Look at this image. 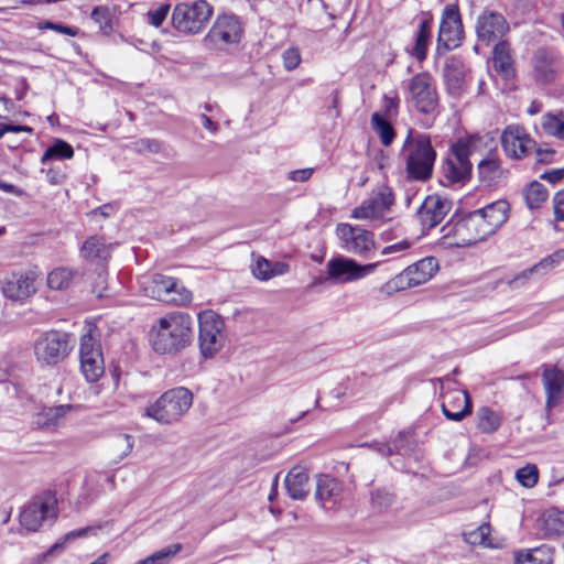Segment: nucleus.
<instances>
[{
	"label": "nucleus",
	"instance_id": "1",
	"mask_svg": "<svg viewBox=\"0 0 564 564\" xmlns=\"http://www.w3.org/2000/svg\"><path fill=\"white\" fill-rule=\"evenodd\" d=\"M509 217V204L499 199L442 227L448 246L468 247L495 234Z\"/></svg>",
	"mask_w": 564,
	"mask_h": 564
},
{
	"label": "nucleus",
	"instance_id": "2",
	"mask_svg": "<svg viewBox=\"0 0 564 564\" xmlns=\"http://www.w3.org/2000/svg\"><path fill=\"white\" fill-rule=\"evenodd\" d=\"M192 317L183 312L164 315L152 327V347L160 354H174L192 341Z\"/></svg>",
	"mask_w": 564,
	"mask_h": 564
},
{
	"label": "nucleus",
	"instance_id": "3",
	"mask_svg": "<svg viewBox=\"0 0 564 564\" xmlns=\"http://www.w3.org/2000/svg\"><path fill=\"white\" fill-rule=\"evenodd\" d=\"M409 180L425 182L432 177L436 152L427 134L409 132L402 149Z\"/></svg>",
	"mask_w": 564,
	"mask_h": 564
},
{
	"label": "nucleus",
	"instance_id": "4",
	"mask_svg": "<svg viewBox=\"0 0 564 564\" xmlns=\"http://www.w3.org/2000/svg\"><path fill=\"white\" fill-rule=\"evenodd\" d=\"M193 403L192 392L183 387L165 391L154 403L145 409V415L160 424L177 423Z\"/></svg>",
	"mask_w": 564,
	"mask_h": 564
},
{
	"label": "nucleus",
	"instance_id": "5",
	"mask_svg": "<svg viewBox=\"0 0 564 564\" xmlns=\"http://www.w3.org/2000/svg\"><path fill=\"white\" fill-rule=\"evenodd\" d=\"M139 284L142 293L153 300L174 305H184L192 300V293L171 276L159 273L145 275Z\"/></svg>",
	"mask_w": 564,
	"mask_h": 564
},
{
	"label": "nucleus",
	"instance_id": "6",
	"mask_svg": "<svg viewBox=\"0 0 564 564\" xmlns=\"http://www.w3.org/2000/svg\"><path fill=\"white\" fill-rule=\"evenodd\" d=\"M213 7L205 0L180 2L172 12V24L182 33L198 34L209 22Z\"/></svg>",
	"mask_w": 564,
	"mask_h": 564
},
{
	"label": "nucleus",
	"instance_id": "7",
	"mask_svg": "<svg viewBox=\"0 0 564 564\" xmlns=\"http://www.w3.org/2000/svg\"><path fill=\"white\" fill-rule=\"evenodd\" d=\"M70 335L59 330L42 333L33 343L36 361L43 366H56L72 351Z\"/></svg>",
	"mask_w": 564,
	"mask_h": 564
},
{
	"label": "nucleus",
	"instance_id": "8",
	"mask_svg": "<svg viewBox=\"0 0 564 564\" xmlns=\"http://www.w3.org/2000/svg\"><path fill=\"white\" fill-rule=\"evenodd\" d=\"M481 138L479 135H469L458 139L452 148V156L446 159L442 165L443 176L449 183L464 182L471 174V163L469 156L477 149Z\"/></svg>",
	"mask_w": 564,
	"mask_h": 564
},
{
	"label": "nucleus",
	"instance_id": "9",
	"mask_svg": "<svg viewBox=\"0 0 564 564\" xmlns=\"http://www.w3.org/2000/svg\"><path fill=\"white\" fill-rule=\"evenodd\" d=\"M57 518V499L51 491H45L33 498L20 513V524L30 532H35L48 522L52 524Z\"/></svg>",
	"mask_w": 564,
	"mask_h": 564
},
{
	"label": "nucleus",
	"instance_id": "10",
	"mask_svg": "<svg viewBox=\"0 0 564 564\" xmlns=\"http://www.w3.org/2000/svg\"><path fill=\"white\" fill-rule=\"evenodd\" d=\"M336 236L341 249L362 259H371L376 252L373 232L346 223L336 226Z\"/></svg>",
	"mask_w": 564,
	"mask_h": 564
},
{
	"label": "nucleus",
	"instance_id": "11",
	"mask_svg": "<svg viewBox=\"0 0 564 564\" xmlns=\"http://www.w3.org/2000/svg\"><path fill=\"white\" fill-rule=\"evenodd\" d=\"M198 341L200 352L205 358L215 356L225 343V322L213 311H205L198 315Z\"/></svg>",
	"mask_w": 564,
	"mask_h": 564
},
{
	"label": "nucleus",
	"instance_id": "12",
	"mask_svg": "<svg viewBox=\"0 0 564 564\" xmlns=\"http://www.w3.org/2000/svg\"><path fill=\"white\" fill-rule=\"evenodd\" d=\"M378 264L379 262L360 264L351 258L336 256L326 263L325 280L330 281L333 284L351 283L372 273Z\"/></svg>",
	"mask_w": 564,
	"mask_h": 564
},
{
	"label": "nucleus",
	"instance_id": "13",
	"mask_svg": "<svg viewBox=\"0 0 564 564\" xmlns=\"http://www.w3.org/2000/svg\"><path fill=\"white\" fill-rule=\"evenodd\" d=\"M464 28L457 4H447L443 12L437 35V51H451L459 46Z\"/></svg>",
	"mask_w": 564,
	"mask_h": 564
},
{
	"label": "nucleus",
	"instance_id": "14",
	"mask_svg": "<svg viewBox=\"0 0 564 564\" xmlns=\"http://www.w3.org/2000/svg\"><path fill=\"white\" fill-rule=\"evenodd\" d=\"M80 369L88 382H96L104 375L105 365L101 347L98 339L87 333L80 338L79 346Z\"/></svg>",
	"mask_w": 564,
	"mask_h": 564
},
{
	"label": "nucleus",
	"instance_id": "15",
	"mask_svg": "<svg viewBox=\"0 0 564 564\" xmlns=\"http://www.w3.org/2000/svg\"><path fill=\"white\" fill-rule=\"evenodd\" d=\"M393 205L394 194L392 189L382 185L370 197L352 209L351 217L364 220L382 219Z\"/></svg>",
	"mask_w": 564,
	"mask_h": 564
},
{
	"label": "nucleus",
	"instance_id": "16",
	"mask_svg": "<svg viewBox=\"0 0 564 564\" xmlns=\"http://www.w3.org/2000/svg\"><path fill=\"white\" fill-rule=\"evenodd\" d=\"M409 93L415 108L423 113L435 111L438 98L432 77L427 73H420L413 76L408 85Z\"/></svg>",
	"mask_w": 564,
	"mask_h": 564
},
{
	"label": "nucleus",
	"instance_id": "17",
	"mask_svg": "<svg viewBox=\"0 0 564 564\" xmlns=\"http://www.w3.org/2000/svg\"><path fill=\"white\" fill-rule=\"evenodd\" d=\"M437 270V260L433 257H427L409 265L393 279V282L399 289L415 288L431 280Z\"/></svg>",
	"mask_w": 564,
	"mask_h": 564
},
{
	"label": "nucleus",
	"instance_id": "18",
	"mask_svg": "<svg viewBox=\"0 0 564 564\" xmlns=\"http://www.w3.org/2000/svg\"><path fill=\"white\" fill-rule=\"evenodd\" d=\"M241 36L240 23L234 15L224 14L217 18L204 41L207 45L221 47L237 43Z\"/></svg>",
	"mask_w": 564,
	"mask_h": 564
},
{
	"label": "nucleus",
	"instance_id": "19",
	"mask_svg": "<svg viewBox=\"0 0 564 564\" xmlns=\"http://www.w3.org/2000/svg\"><path fill=\"white\" fill-rule=\"evenodd\" d=\"M501 144L507 156L516 160L528 158L534 140L519 126H508L501 133Z\"/></svg>",
	"mask_w": 564,
	"mask_h": 564
},
{
	"label": "nucleus",
	"instance_id": "20",
	"mask_svg": "<svg viewBox=\"0 0 564 564\" xmlns=\"http://www.w3.org/2000/svg\"><path fill=\"white\" fill-rule=\"evenodd\" d=\"M508 30L506 19L498 12L485 11L478 17L476 33L478 40L485 44L500 40Z\"/></svg>",
	"mask_w": 564,
	"mask_h": 564
},
{
	"label": "nucleus",
	"instance_id": "21",
	"mask_svg": "<svg viewBox=\"0 0 564 564\" xmlns=\"http://www.w3.org/2000/svg\"><path fill=\"white\" fill-rule=\"evenodd\" d=\"M2 293L12 301H22L35 293V275L32 272H12L2 281Z\"/></svg>",
	"mask_w": 564,
	"mask_h": 564
},
{
	"label": "nucleus",
	"instance_id": "22",
	"mask_svg": "<svg viewBox=\"0 0 564 564\" xmlns=\"http://www.w3.org/2000/svg\"><path fill=\"white\" fill-rule=\"evenodd\" d=\"M449 209V200L438 195H431L424 199L416 216L423 228L432 229L444 219Z\"/></svg>",
	"mask_w": 564,
	"mask_h": 564
},
{
	"label": "nucleus",
	"instance_id": "23",
	"mask_svg": "<svg viewBox=\"0 0 564 564\" xmlns=\"http://www.w3.org/2000/svg\"><path fill=\"white\" fill-rule=\"evenodd\" d=\"M561 67L557 54L549 48H539L533 56V76L536 82L550 84L555 80Z\"/></svg>",
	"mask_w": 564,
	"mask_h": 564
},
{
	"label": "nucleus",
	"instance_id": "24",
	"mask_svg": "<svg viewBox=\"0 0 564 564\" xmlns=\"http://www.w3.org/2000/svg\"><path fill=\"white\" fill-rule=\"evenodd\" d=\"M443 414L452 421L459 422L471 413V400L467 391L453 390L444 395Z\"/></svg>",
	"mask_w": 564,
	"mask_h": 564
},
{
	"label": "nucleus",
	"instance_id": "25",
	"mask_svg": "<svg viewBox=\"0 0 564 564\" xmlns=\"http://www.w3.org/2000/svg\"><path fill=\"white\" fill-rule=\"evenodd\" d=\"M542 382L546 394L545 408L550 412L557 406L564 394V372L556 367L545 368Z\"/></svg>",
	"mask_w": 564,
	"mask_h": 564
},
{
	"label": "nucleus",
	"instance_id": "26",
	"mask_svg": "<svg viewBox=\"0 0 564 564\" xmlns=\"http://www.w3.org/2000/svg\"><path fill=\"white\" fill-rule=\"evenodd\" d=\"M564 261V249H558L554 251L552 254L546 256L536 264L531 267L528 270L522 271L513 279H511L508 283L511 289H518L524 285L530 275L533 273L543 275L553 270L555 267L560 265Z\"/></svg>",
	"mask_w": 564,
	"mask_h": 564
},
{
	"label": "nucleus",
	"instance_id": "27",
	"mask_svg": "<svg viewBox=\"0 0 564 564\" xmlns=\"http://www.w3.org/2000/svg\"><path fill=\"white\" fill-rule=\"evenodd\" d=\"M536 530L545 539L564 535V511L557 508L543 511L536 519Z\"/></svg>",
	"mask_w": 564,
	"mask_h": 564
},
{
	"label": "nucleus",
	"instance_id": "28",
	"mask_svg": "<svg viewBox=\"0 0 564 564\" xmlns=\"http://www.w3.org/2000/svg\"><path fill=\"white\" fill-rule=\"evenodd\" d=\"M467 70L462 61L449 58L444 65V78L447 90L453 96H460L467 85Z\"/></svg>",
	"mask_w": 564,
	"mask_h": 564
},
{
	"label": "nucleus",
	"instance_id": "29",
	"mask_svg": "<svg viewBox=\"0 0 564 564\" xmlns=\"http://www.w3.org/2000/svg\"><path fill=\"white\" fill-rule=\"evenodd\" d=\"M78 406L73 404H61L46 408L36 414L34 424L44 430H55L64 424L67 414L76 411Z\"/></svg>",
	"mask_w": 564,
	"mask_h": 564
},
{
	"label": "nucleus",
	"instance_id": "30",
	"mask_svg": "<svg viewBox=\"0 0 564 564\" xmlns=\"http://www.w3.org/2000/svg\"><path fill=\"white\" fill-rule=\"evenodd\" d=\"M285 488L294 500H303L310 492V477L305 468L293 467L285 477Z\"/></svg>",
	"mask_w": 564,
	"mask_h": 564
},
{
	"label": "nucleus",
	"instance_id": "31",
	"mask_svg": "<svg viewBox=\"0 0 564 564\" xmlns=\"http://www.w3.org/2000/svg\"><path fill=\"white\" fill-rule=\"evenodd\" d=\"M477 170L479 181L487 186L495 185L507 176V171L501 166V160L497 155L482 159Z\"/></svg>",
	"mask_w": 564,
	"mask_h": 564
},
{
	"label": "nucleus",
	"instance_id": "32",
	"mask_svg": "<svg viewBox=\"0 0 564 564\" xmlns=\"http://www.w3.org/2000/svg\"><path fill=\"white\" fill-rule=\"evenodd\" d=\"M343 492V484L326 474L317 475L315 499L318 502L336 501Z\"/></svg>",
	"mask_w": 564,
	"mask_h": 564
},
{
	"label": "nucleus",
	"instance_id": "33",
	"mask_svg": "<svg viewBox=\"0 0 564 564\" xmlns=\"http://www.w3.org/2000/svg\"><path fill=\"white\" fill-rule=\"evenodd\" d=\"M553 554L547 546L521 550L514 553V564H552Z\"/></svg>",
	"mask_w": 564,
	"mask_h": 564
},
{
	"label": "nucleus",
	"instance_id": "34",
	"mask_svg": "<svg viewBox=\"0 0 564 564\" xmlns=\"http://www.w3.org/2000/svg\"><path fill=\"white\" fill-rule=\"evenodd\" d=\"M512 57L511 51L507 42L500 41L495 45L492 64L497 73L508 78L512 75Z\"/></svg>",
	"mask_w": 564,
	"mask_h": 564
},
{
	"label": "nucleus",
	"instance_id": "35",
	"mask_svg": "<svg viewBox=\"0 0 564 564\" xmlns=\"http://www.w3.org/2000/svg\"><path fill=\"white\" fill-rule=\"evenodd\" d=\"M110 246L106 245L101 238L96 236L86 239L82 247V256L90 261H106L110 257Z\"/></svg>",
	"mask_w": 564,
	"mask_h": 564
},
{
	"label": "nucleus",
	"instance_id": "36",
	"mask_svg": "<svg viewBox=\"0 0 564 564\" xmlns=\"http://www.w3.org/2000/svg\"><path fill=\"white\" fill-rule=\"evenodd\" d=\"M431 30L432 18L424 19L420 22L412 50V55L420 62L426 57L427 46L431 40Z\"/></svg>",
	"mask_w": 564,
	"mask_h": 564
},
{
	"label": "nucleus",
	"instance_id": "37",
	"mask_svg": "<svg viewBox=\"0 0 564 564\" xmlns=\"http://www.w3.org/2000/svg\"><path fill=\"white\" fill-rule=\"evenodd\" d=\"M541 126L546 134L564 140V112L562 110L545 113L542 117Z\"/></svg>",
	"mask_w": 564,
	"mask_h": 564
},
{
	"label": "nucleus",
	"instance_id": "38",
	"mask_svg": "<svg viewBox=\"0 0 564 564\" xmlns=\"http://www.w3.org/2000/svg\"><path fill=\"white\" fill-rule=\"evenodd\" d=\"M78 272L69 268H57L47 275V285L52 290H65L70 286Z\"/></svg>",
	"mask_w": 564,
	"mask_h": 564
},
{
	"label": "nucleus",
	"instance_id": "39",
	"mask_svg": "<svg viewBox=\"0 0 564 564\" xmlns=\"http://www.w3.org/2000/svg\"><path fill=\"white\" fill-rule=\"evenodd\" d=\"M501 425V416L488 406H482L477 411V427L482 433H494Z\"/></svg>",
	"mask_w": 564,
	"mask_h": 564
},
{
	"label": "nucleus",
	"instance_id": "40",
	"mask_svg": "<svg viewBox=\"0 0 564 564\" xmlns=\"http://www.w3.org/2000/svg\"><path fill=\"white\" fill-rule=\"evenodd\" d=\"M372 129L379 135L381 143L389 147L395 137L392 124L380 112H373L371 116Z\"/></svg>",
	"mask_w": 564,
	"mask_h": 564
},
{
	"label": "nucleus",
	"instance_id": "41",
	"mask_svg": "<svg viewBox=\"0 0 564 564\" xmlns=\"http://www.w3.org/2000/svg\"><path fill=\"white\" fill-rule=\"evenodd\" d=\"M134 440L129 434L117 435L110 443L109 454L116 463L126 458L132 451Z\"/></svg>",
	"mask_w": 564,
	"mask_h": 564
},
{
	"label": "nucleus",
	"instance_id": "42",
	"mask_svg": "<svg viewBox=\"0 0 564 564\" xmlns=\"http://www.w3.org/2000/svg\"><path fill=\"white\" fill-rule=\"evenodd\" d=\"M74 156V150L69 143L62 139H56L54 143L48 147L42 155L41 162L45 164L48 160L57 159H72Z\"/></svg>",
	"mask_w": 564,
	"mask_h": 564
},
{
	"label": "nucleus",
	"instance_id": "43",
	"mask_svg": "<svg viewBox=\"0 0 564 564\" xmlns=\"http://www.w3.org/2000/svg\"><path fill=\"white\" fill-rule=\"evenodd\" d=\"M547 189L543 184L533 181L524 189V199L530 209L540 207V205L547 198Z\"/></svg>",
	"mask_w": 564,
	"mask_h": 564
},
{
	"label": "nucleus",
	"instance_id": "44",
	"mask_svg": "<svg viewBox=\"0 0 564 564\" xmlns=\"http://www.w3.org/2000/svg\"><path fill=\"white\" fill-rule=\"evenodd\" d=\"M491 527L489 523H482L477 529L464 533L465 541L470 545H480L484 547L494 546L491 539Z\"/></svg>",
	"mask_w": 564,
	"mask_h": 564
},
{
	"label": "nucleus",
	"instance_id": "45",
	"mask_svg": "<svg viewBox=\"0 0 564 564\" xmlns=\"http://www.w3.org/2000/svg\"><path fill=\"white\" fill-rule=\"evenodd\" d=\"M91 20L98 24L99 30L105 34L110 33L113 30L112 26V11L106 6H97L91 11Z\"/></svg>",
	"mask_w": 564,
	"mask_h": 564
},
{
	"label": "nucleus",
	"instance_id": "46",
	"mask_svg": "<svg viewBox=\"0 0 564 564\" xmlns=\"http://www.w3.org/2000/svg\"><path fill=\"white\" fill-rule=\"evenodd\" d=\"M517 480L527 488H532L539 478V471L535 465H527L516 473Z\"/></svg>",
	"mask_w": 564,
	"mask_h": 564
},
{
	"label": "nucleus",
	"instance_id": "47",
	"mask_svg": "<svg viewBox=\"0 0 564 564\" xmlns=\"http://www.w3.org/2000/svg\"><path fill=\"white\" fill-rule=\"evenodd\" d=\"M132 150L140 154H156L162 150V142L156 139H139L132 143Z\"/></svg>",
	"mask_w": 564,
	"mask_h": 564
},
{
	"label": "nucleus",
	"instance_id": "48",
	"mask_svg": "<svg viewBox=\"0 0 564 564\" xmlns=\"http://www.w3.org/2000/svg\"><path fill=\"white\" fill-rule=\"evenodd\" d=\"M181 550L182 545L176 543L153 553L149 558L152 564H169Z\"/></svg>",
	"mask_w": 564,
	"mask_h": 564
},
{
	"label": "nucleus",
	"instance_id": "49",
	"mask_svg": "<svg viewBox=\"0 0 564 564\" xmlns=\"http://www.w3.org/2000/svg\"><path fill=\"white\" fill-rule=\"evenodd\" d=\"M252 273L257 279L267 281L273 278L274 275L282 273V271L275 272L272 269V264L270 261H268L264 258H259L252 268Z\"/></svg>",
	"mask_w": 564,
	"mask_h": 564
},
{
	"label": "nucleus",
	"instance_id": "50",
	"mask_svg": "<svg viewBox=\"0 0 564 564\" xmlns=\"http://www.w3.org/2000/svg\"><path fill=\"white\" fill-rule=\"evenodd\" d=\"M555 150L550 147H539L534 141V148L528 153V158H533L535 163L549 164L553 162Z\"/></svg>",
	"mask_w": 564,
	"mask_h": 564
},
{
	"label": "nucleus",
	"instance_id": "51",
	"mask_svg": "<svg viewBox=\"0 0 564 564\" xmlns=\"http://www.w3.org/2000/svg\"><path fill=\"white\" fill-rule=\"evenodd\" d=\"M370 501L373 509L382 511L391 506L393 496L384 489H377L372 491Z\"/></svg>",
	"mask_w": 564,
	"mask_h": 564
},
{
	"label": "nucleus",
	"instance_id": "52",
	"mask_svg": "<svg viewBox=\"0 0 564 564\" xmlns=\"http://www.w3.org/2000/svg\"><path fill=\"white\" fill-rule=\"evenodd\" d=\"M88 530H89L88 528H83V529L74 530V531L66 533L64 536H62L57 542H55L48 549L47 554L52 555L56 551L62 550L67 542L73 541L77 538L85 536L87 534Z\"/></svg>",
	"mask_w": 564,
	"mask_h": 564
},
{
	"label": "nucleus",
	"instance_id": "53",
	"mask_svg": "<svg viewBox=\"0 0 564 564\" xmlns=\"http://www.w3.org/2000/svg\"><path fill=\"white\" fill-rule=\"evenodd\" d=\"M170 8L169 3H162L159 8L150 10L147 14L149 23L155 28L161 26L170 12Z\"/></svg>",
	"mask_w": 564,
	"mask_h": 564
},
{
	"label": "nucleus",
	"instance_id": "54",
	"mask_svg": "<svg viewBox=\"0 0 564 564\" xmlns=\"http://www.w3.org/2000/svg\"><path fill=\"white\" fill-rule=\"evenodd\" d=\"M283 66L286 70L295 69L301 63V54L299 48L290 47L282 54Z\"/></svg>",
	"mask_w": 564,
	"mask_h": 564
},
{
	"label": "nucleus",
	"instance_id": "55",
	"mask_svg": "<svg viewBox=\"0 0 564 564\" xmlns=\"http://www.w3.org/2000/svg\"><path fill=\"white\" fill-rule=\"evenodd\" d=\"M555 221L564 223V188L555 193L552 199Z\"/></svg>",
	"mask_w": 564,
	"mask_h": 564
},
{
	"label": "nucleus",
	"instance_id": "56",
	"mask_svg": "<svg viewBox=\"0 0 564 564\" xmlns=\"http://www.w3.org/2000/svg\"><path fill=\"white\" fill-rule=\"evenodd\" d=\"M39 28L54 30L56 32H59V33H63V34H66L69 36H76L78 34V30L76 28H72L68 25H64L61 23H54V22H50V21L40 23Z\"/></svg>",
	"mask_w": 564,
	"mask_h": 564
},
{
	"label": "nucleus",
	"instance_id": "57",
	"mask_svg": "<svg viewBox=\"0 0 564 564\" xmlns=\"http://www.w3.org/2000/svg\"><path fill=\"white\" fill-rule=\"evenodd\" d=\"M398 112V99L395 97L383 96V116L391 117Z\"/></svg>",
	"mask_w": 564,
	"mask_h": 564
},
{
	"label": "nucleus",
	"instance_id": "58",
	"mask_svg": "<svg viewBox=\"0 0 564 564\" xmlns=\"http://www.w3.org/2000/svg\"><path fill=\"white\" fill-rule=\"evenodd\" d=\"M411 247V242L409 240H402L400 242L387 246L382 249L381 254L389 256L397 252H402Z\"/></svg>",
	"mask_w": 564,
	"mask_h": 564
},
{
	"label": "nucleus",
	"instance_id": "59",
	"mask_svg": "<svg viewBox=\"0 0 564 564\" xmlns=\"http://www.w3.org/2000/svg\"><path fill=\"white\" fill-rule=\"evenodd\" d=\"M8 132H28L32 133L33 129L28 126H20V124H1L0 126V139Z\"/></svg>",
	"mask_w": 564,
	"mask_h": 564
},
{
	"label": "nucleus",
	"instance_id": "60",
	"mask_svg": "<svg viewBox=\"0 0 564 564\" xmlns=\"http://www.w3.org/2000/svg\"><path fill=\"white\" fill-rule=\"evenodd\" d=\"M312 174L313 169L295 170L289 173V178L293 182H305L312 176Z\"/></svg>",
	"mask_w": 564,
	"mask_h": 564
},
{
	"label": "nucleus",
	"instance_id": "61",
	"mask_svg": "<svg viewBox=\"0 0 564 564\" xmlns=\"http://www.w3.org/2000/svg\"><path fill=\"white\" fill-rule=\"evenodd\" d=\"M564 177V171L561 169L552 170L550 172H545L541 175V178L546 180L551 183H557Z\"/></svg>",
	"mask_w": 564,
	"mask_h": 564
},
{
	"label": "nucleus",
	"instance_id": "62",
	"mask_svg": "<svg viewBox=\"0 0 564 564\" xmlns=\"http://www.w3.org/2000/svg\"><path fill=\"white\" fill-rule=\"evenodd\" d=\"M203 127L210 132H216L218 130V123L213 121L208 116L202 115L200 116Z\"/></svg>",
	"mask_w": 564,
	"mask_h": 564
},
{
	"label": "nucleus",
	"instance_id": "63",
	"mask_svg": "<svg viewBox=\"0 0 564 564\" xmlns=\"http://www.w3.org/2000/svg\"><path fill=\"white\" fill-rule=\"evenodd\" d=\"M378 453L384 455V456H391L393 454V449L388 445L383 443H375L371 445Z\"/></svg>",
	"mask_w": 564,
	"mask_h": 564
},
{
	"label": "nucleus",
	"instance_id": "64",
	"mask_svg": "<svg viewBox=\"0 0 564 564\" xmlns=\"http://www.w3.org/2000/svg\"><path fill=\"white\" fill-rule=\"evenodd\" d=\"M0 188L6 193H11L14 195H21L22 191L17 188L13 184L4 183L0 180Z\"/></svg>",
	"mask_w": 564,
	"mask_h": 564
}]
</instances>
